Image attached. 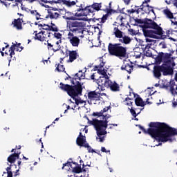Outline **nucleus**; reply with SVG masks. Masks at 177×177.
Instances as JSON below:
<instances>
[{
    "label": "nucleus",
    "mask_w": 177,
    "mask_h": 177,
    "mask_svg": "<svg viewBox=\"0 0 177 177\" xmlns=\"http://www.w3.org/2000/svg\"><path fill=\"white\" fill-rule=\"evenodd\" d=\"M59 89L64 92H66L67 95L75 100L74 102L70 100L71 104H74L73 106L71 108V110H75L77 106L86 103V102L82 100L81 98H77L78 96H82L83 88L81 82H77V84L74 86H70V84H65L64 83L61 82L59 83Z\"/></svg>",
    "instance_id": "obj_1"
},
{
    "label": "nucleus",
    "mask_w": 177,
    "mask_h": 177,
    "mask_svg": "<svg viewBox=\"0 0 177 177\" xmlns=\"http://www.w3.org/2000/svg\"><path fill=\"white\" fill-rule=\"evenodd\" d=\"M136 127H138L144 133L150 135V136L153 138V139H155L156 142H162L163 122H151L149 124V128L147 130L140 124H136Z\"/></svg>",
    "instance_id": "obj_2"
},
{
    "label": "nucleus",
    "mask_w": 177,
    "mask_h": 177,
    "mask_svg": "<svg viewBox=\"0 0 177 177\" xmlns=\"http://www.w3.org/2000/svg\"><path fill=\"white\" fill-rule=\"evenodd\" d=\"M90 124L93 125L97 132V137L96 140L101 142H104V138L106 137L103 136L107 135V131L106 130L107 129L109 121L107 120H99L97 119H93V120L90 121Z\"/></svg>",
    "instance_id": "obj_3"
},
{
    "label": "nucleus",
    "mask_w": 177,
    "mask_h": 177,
    "mask_svg": "<svg viewBox=\"0 0 177 177\" xmlns=\"http://www.w3.org/2000/svg\"><path fill=\"white\" fill-rule=\"evenodd\" d=\"M108 52L111 56H115L119 59H125L128 56V48L122 46L121 43H109Z\"/></svg>",
    "instance_id": "obj_4"
},
{
    "label": "nucleus",
    "mask_w": 177,
    "mask_h": 177,
    "mask_svg": "<svg viewBox=\"0 0 177 177\" xmlns=\"http://www.w3.org/2000/svg\"><path fill=\"white\" fill-rule=\"evenodd\" d=\"M161 73L163 75H172L174 74V68L171 66V60L165 61L162 65H156L153 66V74L155 78L160 80L161 78Z\"/></svg>",
    "instance_id": "obj_5"
},
{
    "label": "nucleus",
    "mask_w": 177,
    "mask_h": 177,
    "mask_svg": "<svg viewBox=\"0 0 177 177\" xmlns=\"http://www.w3.org/2000/svg\"><path fill=\"white\" fill-rule=\"evenodd\" d=\"M66 27L69 32L73 33L75 35L81 34L82 35L79 37L84 38V32H85V24L84 22H80L76 20L67 21Z\"/></svg>",
    "instance_id": "obj_6"
},
{
    "label": "nucleus",
    "mask_w": 177,
    "mask_h": 177,
    "mask_svg": "<svg viewBox=\"0 0 177 177\" xmlns=\"http://www.w3.org/2000/svg\"><path fill=\"white\" fill-rule=\"evenodd\" d=\"M98 88L103 92L107 89L110 88L112 92H120V84H117L115 82H111V80L102 77L100 80L98 82Z\"/></svg>",
    "instance_id": "obj_7"
},
{
    "label": "nucleus",
    "mask_w": 177,
    "mask_h": 177,
    "mask_svg": "<svg viewBox=\"0 0 177 177\" xmlns=\"http://www.w3.org/2000/svg\"><path fill=\"white\" fill-rule=\"evenodd\" d=\"M148 19H139V18H136L134 19L135 21V26H139L142 28V32L146 37L149 38H155L156 39H158V36H156L153 30H149V28H146V21H147Z\"/></svg>",
    "instance_id": "obj_8"
},
{
    "label": "nucleus",
    "mask_w": 177,
    "mask_h": 177,
    "mask_svg": "<svg viewBox=\"0 0 177 177\" xmlns=\"http://www.w3.org/2000/svg\"><path fill=\"white\" fill-rule=\"evenodd\" d=\"M177 129L169 127L167 123L163 122L162 142H172V136H176Z\"/></svg>",
    "instance_id": "obj_9"
},
{
    "label": "nucleus",
    "mask_w": 177,
    "mask_h": 177,
    "mask_svg": "<svg viewBox=\"0 0 177 177\" xmlns=\"http://www.w3.org/2000/svg\"><path fill=\"white\" fill-rule=\"evenodd\" d=\"M146 28H149L154 32L156 37H158L160 39H165V32L163 31L162 28L154 21L153 19H149L145 22Z\"/></svg>",
    "instance_id": "obj_10"
},
{
    "label": "nucleus",
    "mask_w": 177,
    "mask_h": 177,
    "mask_svg": "<svg viewBox=\"0 0 177 177\" xmlns=\"http://www.w3.org/2000/svg\"><path fill=\"white\" fill-rule=\"evenodd\" d=\"M58 9L56 8L50 7V9L47 10V13L44 19H50L51 20H57L59 14L57 12Z\"/></svg>",
    "instance_id": "obj_11"
},
{
    "label": "nucleus",
    "mask_w": 177,
    "mask_h": 177,
    "mask_svg": "<svg viewBox=\"0 0 177 177\" xmlns=\"http://www.w3.org/2000/svg\"><path fill=\"white\" fill-rule=\"evenodd\" d=\"M68 56L69 59L68 60V62L69 63H73L74 60H77V59L80 57V55H78L77 50H69L66 49L64 57H68Z\"/></svg>",
    "instance_id": "obj_12"
},
{
    "label": "nucleus",
    "mask_w": 177,
    "mask_h": 177,
    "mask_svg": "<svg viewBox=\"0 0 177 177\" xmlns=\"http://www.w3.org/2000/svg\"><path fill=\"white\" fill-rule=\"evenodd\" d=\"M85 9L87 10L88 15L94 12H99V10H102V3H94L91 6L85 7Z\"/></svg>",
    "instance_id": "obj_13"
},
{
    "label": "nucleus",
    "mask_w": 177,
    "mask_h": 177,
    "mask_svg": "<svg viewBox=\"0 0 177 177\" xmlns=\"http://www.w3.org/2000/svg\"><path fill=\"white\" fill-rule=\"evenodd\" d=\"M68 39L72 46L78 47L80 46V39L78 37L74 35L73 33H68Z\"/></svg>",
    "instance_id": "obj_14"
},
{
    "label": "nucleus",
    "mask_w": 177,
    "mask_h": 177,
    "mask_svg": "<svg viewBox=\"0 0 177 177\" xmlns=\"http://www.w3.org/2000/svg\"><path fill=\"white\" fill-rule=\"evenodd\" d=\"M84 78H85V75H84V73H82V71H80L79 73L73 75L72 80H71V82L72 84L71 86H74V85H77V83L80 82V81L84 80Z\"/></svg>",
    "instance_id": "obj_15"
},
{
    "label": "nucleus",
    "mask_w": 177,
    "mask_h": 177,
    "mask_svg": "<svg viewBox=\"0 0 177 177\" xmlns=\"http://www.w3.org/2000/svg\"><path fill=\"white\" fill-rule=\"evenodd\" d=\"M131 9L127 10V13L128 15H133V13H136V15H139L141 12H143V3L140 6H131Z\"/></svg>",
    "instance_id": "obj_16"
},
{
    "label": "nucleus",
    "mask_w": 177,
    "mask_h": 177,
    "mask_svg": "<svg viewBox=\"0 0 177 177\" xmlns=\"http://www.w3.org/2000/svg\"><path fill=\"white\" fill-rule=\"evenodd\" d=\"M87 96L88 100H91V102L100 100V93L96 92V91L88 92Z\"/></svg>",
    "instance_id": "obj_17"
},
{
    "label": "nucleus",
    "mask_w": 177,
    "mask_h": 177,
    "mask_svg": "<svg viewBox=\"0 0 177 177\" xmlns=\"http://www.w3.org/2000/svg\"><path fill=\"white\" fill-rule=\"evenodd\" d=\"M76 143L77 146H80V147H85V145L88 144L86 142V137L82 136V133L80 132L76 139Z\"/></svg>",
    "instance_id": "obj_18"
},
{
    "label": "nucleus",
    "mask_w": 177,
    "mask_h": 177,
    "mask_svg": "<svg viewBox=\"0 0 177 177\" xmlns=\"http://www.w3.org/2000/svg\"><path fill=\"white\" fill-rule=\"evenodd\" d=\"M20 154L21 152L20 151H15L14 153H12L7 158V161L10 162V164H15L16 162V160H19V157H20Z\"/></svg>",
    "instance_id": "obj_19"
},
{
    "label": "nucleus",
    "mask_w": 177,
    "mask_h": 177,
    "mask_svg": "<svg viewBox=\"0 0 177 177\" xmlns=\"http://www.w3.org/2000/svg\"><path fill=\"white\" fill-rule=\"evenodd\" d=\"M35 39V41H40L41 42H44V41H46V37L44 35L45 34V31L37 32V30L34 31Z\"/></svg>",
    "instance_id": "obj_20"
},
{
    "label": "nucleus",
    "mask_w": 177,
    "mask_h": 177,
    "mask_svg": "<svg viewBox=\"0 0 177 177\" xmlns=\"http://www.w3.org/2000/svg\"><path fill=\"white\" fill-rule=\"evenodd\" d=\"M134 97H137L135 99V104L138 106V107H145L146 106V102L143 101V99L139 96V95L133 93Z\"/></svg>",
    "instance_id": "obj_21"
},
{
    "label": "nucleus",
    "mask_w": 177,
    "mask_h": 177,
    "mask_svg": "<svg viewBox=\"0 0 177 177\" xmlns=\"http://www.w3.org/2000/svg\"><path fill=\"white\" fill-rule=\"evenodd\" d=\"M30 3H32L33 2H38V3H50V5H53V3H59L61 2V0H28Z\"/></svg>",
    "instance_id": "obj_22"
},
{
    "label": "nucleus",
    "mask_w": 177,
    "mask_h": 177,
    "mask_svg": "<svg viewBox=\"0 0 177 177\" xmlns=\"http://www.w3.org/2000/svg\"><path fill=\"white\" fill-rule=\"evenodd\" d=\"M121 70H125L129 74H131L133 71V63L130 62L124 64L121 66Z\"/></svg>",
    "instance_id": "obj_23"
},
{
    "label": "nucleus",
    "mask_w": 177,
    "mask_h": 177,
    "mask_svg": "<svg viewBox=\"0 0 177 177\" xmlns=\"http://www.w3.org/2000/svg\"><path fill=\"white\" fill-rule=\"evenodd\" d=\"M149 2H150V0H145L142 2V12H144V13H150V11L153 9V7L149 5Z\"/></svg>",
    "instance_id": "obj_24"
},
{
    "label": "nucleus",
    "mask_w": 177,
    "mask_h": 177,
    "mask_svg": "<svg viewBox=\"0 0 177 177\" xmlns=\"http://www.w3.org/2000/svg\"><path fill=\"white\" fill-rule=\"evenodd\" d=\"M118 27L119 26H115L113 28V35H115V38H118L119 39H121V38H122V37L124 36V32L121 31L118 28Z\"/></svg>",
    "instance_id": "obj_25"
},
{
    "label": "nucleus",
    "mask_w": 177,
    "mask_h": 177,
    "mask_svg": "<svg viewBox=\"0 0 177 177\" xmlns=\"http://www.w3.org/2000/svg\"><path fill=\"white\" fill-rule=\"evenodd\" d=\"M23 21V19L18 18L17 19H14L12 24H13L14 27H16L17 30H23V26H21Z\"/></svg>",
    "instance_id": "obj_26"
},
{
    "label": "nucleus",
    "mask_w": 177,
    "mask_h": 177,
    "mask_svg": "<svg viewBox=\"0 0 177 177\" xmlns=\"http://www.w3.org/2000/svg\"><path fill=\"white\" fill-rule=\"evenodd\" d=\"M47 48H48V50H53L54 52H59V50H60V49H62L61 46L48 43V40L47 41Z\"/></svg>",
    "instance_id": "obj_27"
},
{
    "label": "nucleus",
    "mask_w": 177,
    "mask_h": 177,
    "mask_svg": "<svg viewBox=\"0 0 177 177\" xmlns=\"http://www.w3.org/2000/svg\"><path fill=\"white\" fill-rule=\"evenodd\" d=\"M111 10H108L107 13L103 15L102 18H98V19L93 18V21H96V20H97L100 23H106V20H107V19L109 18V15H111Z\"/></svg>",
    "instance_id": "obj_28"
},
{
    "label": "nucleus",
    "mask_w": 177,
    "mask_h": 177,
    "mask_svg": "<svg viewBox=\"0 0 177 177\" xmlns=\"http://www.w3.org/2000/svg\"><path fill=\"white\" fill-rule=\"evenodd\" d=\"M62 19L64 20H77V18L74 16V14L70 11H66L65 15L62 16Z\"/></svg>",
    "instance_id": "obj_29"
},
{
    "label": "nucleus",
    "mask_w": 177,
    "mask_h": 177,
    "mask_svg": "<svg viewBox=\"0 0 177 177\" xmlns=\"http://www.w3.org/2000/svg\"><path fill=\"white\" fill-rule=\"evenodd\" d=\"M132 41V39L129 36L124 35L121 39H119V42H121V44H124V45H129L131 42Z\"/></svg>",
    "instance_id": "obj_30"
},
{
    "label": "nucleus",
    "mask_w": 177,
    "mask_h": 177,
    "mask_svg": "<svg viewBox=\"0 0 177 177\" xmlns=\"http://www.w3.org/2000/svg\"><path fill=\"white\" fill-rule=\"evenodd\" d=\"M163 57L164 53H160L155 58V64H156V66H160V64L162 63V60H164Z\"/></svg>",
    "instance_id": "obj_31"
},
{
    "label": "nucleus",
    "mask_w": 177,
    "mask_h": 177,
    "mask_svg": "<svg viewBox=\"0 0 177 177\" xmlns=\"http://www.w3.org/2000/svg\"><path fill=\"white\" fill-rule=\"evenodd\" d=\"M163 14L166 16L167 19L172 20L174 19V13L168 8L163 10Z\"/></svg>",
    "instance_id": "obj_32"
},
{
    "label": "nucleus",
    "mask_w": 177,
    "mask_h": 177,
    "mask_svg": "<svg viewBox=\"0 0 177 177\" xmlns=\"http://www.w3.org/2000/svg\"><path fill=\"white\" fill-rule=\"evenodd\" d=\"M46 31H53L54 32H57L59 31V28L57 26L51 23L50 26L48 27V28H46Z\"/></svg>",
    "instance_id": "obj_33"
},
{
    "label": "nucleus",
    "mask_w": 177,
    "mask_h": 177,
    "mask_svg": "<svg viewBox=\"0 0 177 177\" xmlns=\"http://www.w3.org/2000/svg\"><path fill=\"white\" fill-rule=\"evenodd\" d=\"M170 84V91L171 95H177V91L175 90V88L174 86H175V81L171 80L169 82Z\"/></svg>",
    "instance_id": "obj_34"
},
{
    "label": "nucleus",
    "mask_w": 177,
    "mask_h": 177,
    "mask_svg": "<svg viewBox=\"0 0 177 177\" xmlns=\"http://www.w3.org/2000/svg\"><path fill=\"white\" fill-rule=\"evenodd\" d=\"M100 63L98 66H94V71H99L101 68L104 67V62H103V58L100 59Z\"/></svg>",
    "instance_id": "obj_35"
},
{
    "label": "nucleus",
    "mask_w": 177,
    "mask_h": 177,
    "mask_svg": "<svg viewBox=\"0 0 177 177\" xmlns=\"http://www.w3.org/2000/svg\"><path fill=\"white\" fill-rule=\"evenodd\" d=\"M61 1L58 3H62V2H63V3L64 5H66V6H68V8L71 7V6H74V5H75V1H69L67 0H60Z\"/></svg>",
    "instance_id": "obj_36"
},
{
    "label": "nucleus",
    "mask_w": 177,
    "mask_h": 177,
    "mask_svg": "<svg viewBox=\"0 0 177 177\" xmlns=\"http://www.w3.org/2000/svg\"><path fill=\"white\" fill-rule=\"evenodd\" d=\"M73 172H74V174H81V172H82V168H81V165H77V166L73 167Z\"/></svg>",
    "instance_id": "obj_37"
},
{
    "label": "nucleus",
    "mask_w": 177,
    "mask_h": 177,
    "mask_svg": "<svg viewBox=\"0 0 177 177\" xmlns=\"http://www.w3.org/2000/svg\"><path fill=\"white\" fill-rule=\"evenodd\" d=\"M171 56H172V54L171 53H163V60H165L164 63H165V62H168V60H170L171 62Z\"/></svg>",
    "instance_id": "obj_38"
},
{
    "label": "nucleus",
    "mask_w": 177,
    "mask_h": 177,
    "mask_svg": "<svg viewBox=\"0 0 177 177\" xmlns=\"http://www.w3.org/2000/svg\"><path fill=\"white\" fill-rule=\"evenodd\" d=\"M124 17L122 15H119L117 17V20H119L120 23H118V26H120V27H124V26H125V24H124V22L122 21V20H124Z\"/></svg>",
    "instance_id": "obj_39"
},
{
    "label": "nucleus",
    "mask_w": 177,
    "mask_h": 177,
    "mask_svg": "<svg viewBox=\"0 0 177 177\" xmlns=\"http://www.w3.org/2000/svg\"><path fill=\"white\" fill-rule=\"evenodd\" d=\"M56 70H57V71H59V73H61V72L64 71V70H66V68H64V65L58 64L57 66L56 67Z\"/></svg>",
    "instance_id": "obj_40"
},
{
    "label": "nucleus",
    "mask_w": 177,
    "mask_h": 177,
    "mask_svg": "<svg viewBox=\"0 0 177 177\" xmlns=\"http://www.w3.org/2000/svg\"><path fill=\"white\" fill-rule=\"evenodd\" d=\"M84 147H86L89 153H96L93 149L89 145V144H85Z\"/></svg>",
    "instance_id": "obj_41"
},
{
    "label": "nucleus",
    "mask_w": 177,
    "mask_h": 177,
    "mask_svg": "<svg viewBox=\"0 0 177 177\" xmlns=\"http://www.w3.org/2000/svg\"><path fill=\"white\" fill-rule=\"evenodd\" d=\"M142 50H149L150 49V46H151V44H142Z\"/></svg>",
    "instance_id": "obj_42"
},
{
    "label": "nucleus",
    "mask_w": 177,
    "mask_h": 177,
    "mask_svg": "<svg viewBox=\"0 0 177 177\" xmlns=\"http://www.w3.org/2000/svg\"><path fill=\"white\" fill-rule=\"evenodd\" d=\"M93 117H103V111H100V112H94L93 113Z\"/></svg>",
    "instance_id": "obj_43"
},
{
    "label": "nucleus",
    "mask_w": 177,
    "mask_h": 177,
    "mask_svg": "<svg viewBox=\"0 0 177 177\" xmlns=\"http://www.w3.org/2000/svg\"><path fill=\"white\" fill-rule=\"evenodd\" d=\"M57 11H58L57 13H58V15H59V19H60V16H62V15H66V10L59 9Z\"/></svg>",
    "instance_id": "obj_44"
},
{
    "label": "nucleus",
    "mask_w": 177,
    "mask_h": 177,
    "mask_svg": "<svg viewBox=\"0 0 177 177\" xmlns=\"http://www.w3.org/2000/svg\"><path fill=\"white\" fill-rule=\"evenodd\" d=\"M145 56H147V57H151L153 56V53H151V50H145Z\"/></svg>",
    "instance_id": "obj_45"
},
{
    "label": "nucleus",
    "mask_w": 177,
    "mask_h": 177,
    "mask_svg": "<svg viewBox=\"0 0 177 177\" xmlns=\"http://www.w3.org/2000/svg\"><path fill=\"white\" fill-rule=\"evenodd\" d=\"M130 113L134 118H136V117H138V114L136 113V111H135V109L132 107L130 109Z\"/></svg>",
    "instance_id": "obj_46"
},
{
    "label": "nucleus",
    "mask_w": 177,
    "mask_h": 177,
    "mask_svg": "<svg viewBox=\"0 0 177 177\" xmlns=\"http://www.w3.org/2000/svg\"><path fill=\"white\" fill-rule=\"evenodd\" d=\"M53 35L54 38H56L57 39H62V34L60 32H55Z\"/></svg>",
    "instance_id": "obj_47"
},
{
    "label": "nucleus",
    "mask_w": 177,
    "mask_h": 177,
    "mask_svg": "<svg viewBox=\"0 0 177 177\" xmlns=\"http://www.w3.org/2000/svg\"><path fill=\"white\" fill-rule=\"evenodd\" d=\"M35 16L37 20H46V18H45V17H44V18L41 17V15H39L38 12Z\"/></svg>",
    "instance_id": "obj_48"
},
{
    "label": "nucleus",
    "mask_w": 177,
    "mask_h": 177,
    "mask_svg": "<svg viewBox=\"0 0 177 177\" xmlns=\"http://www.w3.org/2000/svg\"><path fill=\"white\" fill-rule=\"evenodd\" d=\"M15 50H10V59H8L9 60V63H10V62H12V59L13 57V56H15Z\"/></svg>",
    "instance_id": "obj_49"
},
{
    "label": "nucleus",
    "mask_w": 177,
    "mask_h": 177,
    "mask_svg": "<svg viewBox=\"0 0 177 177\" xmlns=\"http://www.w3.org/2000/svg\"><path fill=\"white\" fill-rule=\"evenodd\" d=\"M106 70L104 69H98V73H100V74H102V75L104 76V75H106Z\"/></svg>",
    "instance_id": "obj_50"
},
{
    "label": "nucleus",
    "mask_w": 177,
    "mask_h": 177,
    "mask_svg": "<svg viewBox=\"0 0 177 177\" xmlns=\"http://www.w3.org/2000/svg\"><path fill=\"white\" fill-rule=\"evenodd\" d=\"M88 15L85 14V13H77L76 12L75 15H74V17H81L82 16H87Z\"/></svg>",
    "instance_id": "obj_51"
},
{
    "label": "nucleus",
    "mask_w": 177,
    "mask_h": 177,
    "mask_svg": "<svg viewBox=\"0 0 177 177\" xmlns=\"http://www.w3.org/2000/svg\"><path fill=\"white\" fill-rule=\"evenodd\" d=\"M39 27H43L42 30H46V28H48V27H50L49 25H46L45 24H39Z\"/></svg>",
    "instance_id": "obj_52"
},
{
    "label": "nucleus",
    "mask_w": 177,
    "mask_h": 177,
    "mask_svg": "<svg viewBox=\"0 0 177 177\" xmlns=\"http://www.w3.org/2000/svg\"><path fill=\"white\" fill-rule=\"evenodd\" d=\"M159 46L161 47L162 49H166L167 48V44H165V42L164 41L160 42Z\"/></svg>",
    "instance_id": "obj_53"
},
{
    "label": "nucleus",
    "mask_w": 177,
    "mask_h": 177,
    "mask_svg": "<svg viewBox=\"0 0 177 177\" xmlns=\"http://www.w3.org/2000/svg\"><path fill=\"white\" fill-rule=\"evenodd\" d=\"M133 0H123V2L124 3V5H126L127 6H128L129 5H131V3L133 1Z\"/></svg>",
    "instance_id": "obj_54"
},
{
    "label": "nucleus",
    "mask_w": 177,
    "mask_h": 177,
    "mask_svg": "<svg viewBox=\"0 0 177 177\" xmlns=\"http://www.w3.org/2000/svg\"><path fill=\"white\" fill-rule=\"evenodd\" d=\"M44 3H45V1H42L41 3H39V5L48 9H50L51 7H50L48 5H45Z\"/></svg>",
    "instance_id": "obj_55"
},
{
    "label": "nucleus",
    "mask_w": 177,
    "mask_h": 177,
    "mask_svg": "<svg viewBox=\"0 0 177 177\" xmlns=\"http://www.w3.org/2000/svg\"><path fill=\"white\" fill-rule=\"evenodd\" d=\"M102 78H106V80H110V77H109V75H104V77H100L98 80H97V85H99V82L100 81V80H102Z\"/></svg>",
    "instance_id": "obj_56"
},
{
    "label": "nucleus",
    "mask_w": 177,
    "mask_h": 177,
    "mask_svg": "<svg viewBox=\"0 0 177 177\" xmlns=\"http://www.w3.org/2000/svg\"><path fill=\"white\" fill-rule=\"evenodd\" d=\"M102 78H106V80H110V77H109V75H104V77H100L98 80H97V85H99V82L100 81V80H102Z\"/></svg>",
    "instance_id": "obj_57"
},
{
    "label": "nucleus",
    "mask_w": 177,
    "mask_h": 177,
    "mask_svg": "<svg viewBox=\"0 0 177 177\" xmlns=\"http://www.w3.org/2000/svg\"><path fill=\"white\" fill-rule=\"evenodd\" d=\"M10 50H16V44L12 43V45L10 48L9 52H10Z\"/></svg>",
    "instance_id": "obj_58"
},
{
    "label": "nucleus",
    "mask_w": 177,
    "mask_h": 177,
    "mask_svg": "<svg viewBox=\"0 0 177 177\" xmlns=\"http://www.w3.org/2000/svg\"><path fill=\"white\" fill-rule=\"evenodd\" d=\"M172 107L174 109H176V107H177V99L176 100V101H175V99H174L173 102H172Z\"/></svg>",
    "instance_id": "obj_59"
},
{
    "label": "nucleus",
    "mask_w": 177,
    "mask_h": 177,
    "mask_svg": "<svg viewBox=\"0 0 177 177\" xmlns=\"http://www.w3.org/2000/svg\"><path fill=\"white\" fill-rule=\"evenodd\" d=\"M101 151H102V153H110V151H107V150L106 149V148L104 147H101Z\"/></svg>",
    "instance_id": "obj_60"
},
{
    "label": "nucleus",
    "mask_w": 177,
    "mask_h": 177,
    "mask_svg": "<svg viewBox=\"0 0 177 177\" xmlns=\"http://www.w3.org/2000/svg\"><path fill=\"white\" fill-rule=\"evenodd\" d=\"M77 11L78 12H86V13H88V10H86V9H85V8H79V9H77Z\"/></svg>",
    "instance_id": "obj_61"
},
{
    "label": "nucleus",
    "mask_w": 177,
    "mask_h": 177,
    "mask_svg": "<svg viewBox=\"0 0 177 177\" xmlns=\"http://www.w3.org/2000/svg\"><path fill=\"white\" fill-rule=\"evenodd\" d=\"M64 167H71V162H67L66 163L63 165L62 168H64Z\"/></svg>",
    "instance_id": "obj_62"
},
{
    "label": "nucleus",
    "mask_w": 177,
    "mask_h": 177,
    "mask_svg": "<svg viewBox=\"0 0 177 177\" xmlns=\"http://www.w3.org/2000/svg\"><path fill=\"white\" fill-rule=\"evenodd\" d=\"M17 165H18L19 169L16 170V174H17V172H19V169H20V168H21L20 165H21V160H18Z\"/></svg>",
    "instance_id": "obj_63"
},
{
    "label": "nucleus",
    "mask_w": 177,
    "mask_h": 177,
    "mask_svg": "<svg viewBox=\"0 0 177 177\" xmlns=\"http://www.w3.org/2000/svg\"><path fill=\"white\" fill-rule=\"evenodd\" d=\"M170 34H171V30H167L166 35H165V38H167V37H169Z\"/></svg>",
    "instance_id": "obj_64"
}]
</instances>
